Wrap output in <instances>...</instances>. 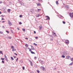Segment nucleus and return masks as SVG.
I'll use <instances>...</instances> for the list:
<instances>
[{"label":"nucleus","instance_id":"1","mask_svg":"<svg viewBox=\"0 0 73 73\" xmlns=\"http://www.w3.org/2000/svg\"><path fill=\"white\" fill-rule=\"evenodd\" d=\"M70 16L71 18H73V13H70Z\"/></svg>","mask_w":73,"mask_h":73},{"label":"nucleus","instance_id":"2","mask_svg":"<svg viewBox=\"0 0 73 73\" xmlns=\"http://www.w3.org/2000/svg\"><path fill=\"white\" fill-rule=\"evenodd\" d=\"M70 58H71V57H70L69 56H66V58H67V59H68V60H70Z\"/></svg>","mask_w":73,"mask_h":73},{"label":"nucleus","instance_id":"3","mask_svg":"<svg viewBox=\"0 0 73 73\" xmlns=\"http://www.w3.org/2000/svg\"><path fill=\"white\" fill-rule=\"evenodd\" d=\"M46 17H47V18L46 19V20H48V19L49 20H50V18L49 17V16H46Z\"/></svg>","mask_w":73,"mask_h":73},{"label":"nucleus","instance_id":"4","mask_svg":"<svg viewBox=\"0 0 73 73\" xmlns=\"http://www.w3.org/2000/svg\"><path fill=\"white\" fill-rule=\"evenodd\" d=\"M8 24L10 26L12 25V23H11V21H10L9 20H8Z\"/></svg>","mask_w":73,"mask_h":73},{"label":"nucleus","instance_id":"5","mask_svg":"<svg viewBox=\"0 0 73 73\" xmlns=\"http://www.w3.org/2000/svg\"><path fill=\"white\" fill-rule=\"evenodd\" d=\"M40 69H42V70H45V68L44 67L41 66L40 67Z\"/></svg>","mask_w":73,"mask_h":73},{"label":"nucleus","instance_id":"6","mask_svg":"<svg viewBox=\"0 0 73 73\" xmlns=\"http://www.w3.org/2000/svg\"><path fill=\"white\" fill-rule=\"evenodd\" d=\"M39 30H41V29H42V26L41 25H40V26H39Z\"/></svg>","mask_w":73,"mask_h":73},{"label":"nucleus","instance_id":"7","mask_svg":"<svg viewBox=\"0 0 73 73\" xmlns=\"http://www.w3.org/2000/svg\"><path fill=\"white\" fill-rule=\"evenodd\" d=\"M59 18L61 19H64V18L61 15H60V17H59Z\"/></svg>","mask_w":73,"mask_h":73},{"label":"nucleus","instance_id":"8","mask_svg":"<svg viewBox=\"0 0 73 73\" xmlns=\"http://www.w3.org/2000/svg\"><path fill=\"white\" fill-rule=\"evenodd\" d=\"M65 42L66 44H69V40H67L66 41H65Z\"/></svg>","mask_w":73,"mask_h":73},{"label":"nucleus","instance_id":"9","mask_svg":"<svg viewBox=\"0 0 73 73\" xmlns=\"http://www.w3.org/2000/svg\"><path fill=\"white\" fill-rule=\"evenodd\" d=\"M52 33L54 34V36H57V35H56V33H55L54 32H52Z\"/></svg>","mask_w":73,"mask_h":73},{"label":"nucleus","instance_id":"10","mask_svg":"<svg viewBox=\"0 0 73 73\" xmlns=\"http://www.w3.org/2000/svg\"><path fill=\"white\" fill-rule=\"evenodd\" d=\"M30 12L32 13H33V12H34V11L33 10H31Z\"/></svg>","mask_w":73,"mask_h":73},{"label":"nucleus","instance_id":"11","mask_svg":"<svg viewBox=\"0 0 73 73\" xmlns=\"http://www.w3.org/2000/svg\"><path fill=\"white\" fill-rule=\"evenodd\" d=\"M63 54L64 55H66V54H67V52H63Z\"/></svg>","mask_w":73,"mask_h":73},{"label":"nucleus","instance_id":"12","mask_svg":"<svg viewBox=\"0 0 73 73\" xmlns=\"http://www.w3.org/2000/svg\"><path fill=\"white\" fill-rule=\"evenodd\" d=\"M20 4H21V5H24V3H23L21 1H20Z\"/></svg>","mask_w":73,"mask_h":73},{"label":"nucleus","instance_id":"13","mask_svg":"<svg viewBox=\"0 0 73 73\" xmlns=\"http://www.w3.org/2000/svg\"><path fill=\"white\" fill-rule=\"evenodd\" d=\"M39 2H40V3H42L43 2V1L42 0H38Z\"/></svg>","mask_w":73,"mask_h":73},{"label":"nucleus","instance_id":"14","mask_svg":"<svg viewBox=\"0 0 73 73\" xmlns=\"http://www.w3.org/2000/svg\"><path fill=\"white\" fill-rule=\"evenodd\" d=\"M31 49L32 50H35V48H34V47L32 46H31Z\"/></svg>","mask_w":73,"mask_h":73},{"label":"nucleus","instance_id":"15","mask_svg":"<svg viewBox=\"0 0 73 73\" xmlns=\"http://www.w3.org/2000/svg\"><path fill=\"white\" fill-rule=\"evenodd\" d=\"M39 62H40L41 63H42V64H44V62H43V61H42L41 60H40L39 61Z\"/></svg>","mask_w":73,"mask_h":73},{"label":"nucleus","instance_id":"16","mask_svg":"<svg viewBox=\"0 0 73 73\" xmlns=\"http://www.w3.org/2000/svg\"><path fill=\"white\" fill-rule=\"evenodd\" d=\"M30 62L32 66H33V63H32V61H30Z\"/></svg>","mask_w":73,"mask_h":73},{"label":"nucleus","instance_id":"17","mask_svg":"<svg viewBox=\"0 0 73 73\" xmlns=\"http://www.w3.org/2000/svg\"><path fill=\"white\" fill-rule=\"evenodd\" d=\"M36 4H37V6H39V5L40 6V5H41V4H40V3H37Z\"/></svg>","mask_w":73,"mask_h":73},{"label":"nucleus","instance_id":"18","mask_svg":"<svg viewBox=\"0 0 73 73\" xmlns=\"http://www.w3.org/2000/svg\"><path fill=\"white\" fill-rule=\"evenodd\" d=\"M10 11H11V9H8V12H9V13Z\"/></svg>","mask_w":73,"mask_h":73},{"label":"nucleus","instance_id":"19","mask_svg":"<svg viewBox=\"0 0 73 73\" xmlns=\"http://www.w3.org/2000/svg\"><path fill=\"white\" fill-rule=\"evenodd\" d=\"M70 60L71 61H73V58H70Z\"/></svg>","mask_w":73,"mask_h":73},{"label":"nucleus","instance_id":"20","mask_svg":"<svg viewBox=\"0 0 73 73\" xmlns=\"http://www.w3.org/2000/svg\"><path fill=\"white\" fill-rule=\"evenodd\" d=\"M25 46H26V47H28V44H26Z\"/></svg>","mask_w":73,"mask_h":73},{"label":"nucleus","instance_id":"21","mask_svg":"<svg viewBox=\"0 0 73 73\" xmlns=\"http://www.w3.org/2000/svg\"><path fill=\"white\" fill-rule=\"evenodd\" d=\"M56 4L58 5V1H56Z\"/></svg>","mask_w":73,"mask_h":73},{"label":"nucleus","instance_id":"22","mask_svg":"<svg viewBox=\"0 0 73 73\" xmlns=\"http://www.w3.org/2000/svg\"><path fill=\"white\" fill-rule=\"evenodd\" d=\"M40 14H38L36 16V17H39V16H40Z\"/></svg>","mask_w":73,"mask_h":73},{"label":"nucleus","instance_id":"23","mask_svg":"<svg viewBox=\"0 0 73 73\" xmlns=\"http://www.w3.org/2000/svg\"><path fill=\"white\" fill-rule=\"evenodd\" d=\"M31 53L32 54H35V53L34 52H33V51H31Z\"/></svg>","mask_w":73,"mask_h":73},{"label":"nucleus","instance_id":"24","mask_svg":"<svg viewBox=\"0 0 73 73\" xmlns=\"http://www.w3.org/2000/svg\"><path fill=\"white\" fill-rule=\"evenodd\" d=\"M62 57L63 58H65V56L64 55H63L62 56Z\"/></svg>","mask_w":73,"mask_h":73},{"label":"nucleus","instance_id":"25","mask_svg":"<svg viewBox=\"0 0 73 73\" xmlns=\"http://www.w3.org/2000/svg\"><path fill=\"white\" fill-rule=\"evenodd\" d=\"M38 12H40L41 11V9H38Z\"/></svg>","mask_w":73,"mask_h":73},{"label":"nucleus","instance_id":"26","mask_svg":"<svg viewBox=\"0 0 73 73\" xmlns=\"http://www.w3.org/2000/svg\"><path fill=\"white\" fill-rule=\"evenodd\" d=\"M73 64V62H72L70 64H69V65H72Z\"/></svg>","mask_w":73,"mask_h":73},{"label":"nucleus","instance_id":"27","mask_svg":"<svg viewBox=\"0 0 73 73\" xmlns=\"http://www.w3.org/2000/svg\"><path fill=\"white\" fill-rule=\"evenodd\" d=\"M22 29L24 32H25V29Z\"/></svg>","mask_w":73,"mask_h":73},{"label":"nucleus","instance_id":"28","mask_svg":"<svg viewBox=\"0 0 73 73\" xmlns=\"http://www.w3.org/2000/svg\"><path fill=\"white\" fill-rule=\"evenodd\" d=\"M66 8L68 9V8H69V6H66Z\"/></svg>","mask_w":73,"mask_h":73},{"label":"nucleus","instance_id":"29","mask_svg":"<svg viewBox=\"0 0 73 73\" xmlns=\"http://www.w3.org/2000/svg\"><path fill=\"white\" fill-rule=\"evenodd\" d=\"M11 48L12 49H14V48H15V47L13 46H11Z\"/></svg>","mask_w":73,"mask_h":73},{"label":"nucleus","instance_id":"30","mask_svg":"<svg viewBox=\"0 0 73 73\" xmlns=\"http://www.w3.org/2000/svg\"><path fill=\"white\" fill-rule=\"evenodd\" d=\"M11 59L12 60H14V59H13V57H11Z\"/></svg>","mask_w":73,"mask_h":73},{"label":"nucleus","instance_id":"31","mask_svg":"<svg viewBox=\"0 0 73 73\" xmlns=\"http://www.w3.org/2000/svg\"><path fill=\"white\" fill-rule=\"evenodd\" d=\"M36 72H37V73H40V71H39V70H37Z\"/></svg>","mask_w":73,"mask_h":73},{"label":"nucleus","instance_id":"32","mask_svg":"<svg viewBox=\"0 0 73 73\" xmlns=\"http://www.w3.org/2000/svg\"><path fill=\"white\" fill-rule=\"evenodd\" d=\"M33 44H34V45H35V46H37V44H35V43H34Z\"/></svg>","mask_w":73,"mask_h":73},{"label":"nucleus","instance_id":"33","mask_svg":"<svg viewBox=\"0 0 73 73\" xmlns=\"http://www.w3.org/2000/svg\"><path fill=\"white\" fill-rule=\"evenodd\" d=\"M15 50H16V49H13L12 50V51H15Z\"/></svg>","mask_w":73,"mask_h":73},{"label":"nucleus","instance_id":"34","mask_svg":"<svg viewBox=\"0 0 73 73\" xmlns=\"http://www.w3.org/2000/svg\"><path fill=\"white\" fill-rule=\"evenodd\" d=\"M2 51H0V53L1 54H3V53H2Z\"/></svg>","mask_w":73,"mask_h":73},{"label":"nucleus","instance_id":"35","mask_svg":"<svg viewBox=\"0 0 73 73\" xmlns=\"http://www.w3.org/2000/svg\"><path fill=\"white\" fill-rule=\"evenodd\" d=\"M1 60H5V58H1Z\"/></svg>","mask_w":73,"mask_h":73},{"label":"nucleus","instance_id":"36","mask_svg":"<svg viewBox=\"0 0 73 73\" xmlns=\"http://www.w3.org/2000/svg\"><path fill=\"white\" fill-rule=\"evenodd\" d=\"M5 60L6 61H8V58H5Z\"/></svg>","mask_w":73,"mask_h":73},{"label":"nucleus","instance_id":"37","mask_svg":"<svg viewBox=\"0 0 73 73\" xmlns=\"http://www.w3.org/2000/svg\"><path fill=\"white\" fill-rule=\"evenodd\" d=\"M2 62L3 64H4L5 62L4 61V60H2Z\"/></svg>","mask_w":73,"mask_h":73},{"label":"nucleus","instance_id":"38","mask_svg":"<svg viewBox=\"0 0 73 73\" xmlns=\"http://www.w3.org/2000/svg\"><path fill=\"white\" fill-rule=\"evenodd\" d=\"M3 32H2L0 31V33H1V34H3Z\"/></svg>","mask_w":73,"mask_h":73},{"label":"nucleus","instance_id":"39","mask_svg":"<svg viewBox=\"0 0 73 73\" xmlns=\"http://www.w3.org/2000/svg\"><path fill=\"white\" fill-rule=\"evenodd\" d=\"M34 59L35 60H36V59H37V57H36V56H35V58H34Z\"/></svg>","mask_w":73,"mask_h":73},{"label":"nucleus","instance_id":"40","mask_svg":"<svg viewBox=\"0 0 73 73\" xmlns=\"http://www.w3.org/2000/svg\"><path fill=\"white\" fill-rule=\"evenodd\" d=\"M5 56V58H7V56H6V55H4Z\"/></svg>","mask_w":73,"mask_h":73},{"label":"nucleus","instance_id":"41","mask_svg":"<svg viewBox=\"0 0 73 73\" xmlns=\"http://www.w3.org/2000/svg\"><path fill=\"white\" fill-rule=\"evenodd\" d=\"M63 24H65L66 23L65 22H64V21H63Z\"/></svg>","mask_w":73,"mask_h":73},{"label":"nucleus","instance_id":"42","mask_svg":"<svg viewBox=\"0 0 73 73\" xmlns=\"http://www.w3.org/2000/svg\"><path fill=\"white\" fill-rule=\"evenodd\" d=\"M19 24H20L21 25L22 24V23H21V22H20L19 23Z\"/></svg>","mask_w":73,"mask_h":73},{"label":"nucleus","instance_id":"43","mask_svg":"<svg viewBox=\"0 0 73 73\" xmlns=\"http://www.w3.org/2000/svg\"><path fill=\"white\" fill-rule=\"evenodd\" d=\"M6 32H7V33H9V31H6Z\"/></svg>","mask_w":73,"mask_h":73},{"label":"nucleus","instance_id":"44","mask_svg":"<svg viewBox=\"0 0 73 73\" xmlns=\"http://www.w3.org/2000/svg\"><path fill=\"white\" fill-rule=\"evenodd\" d=\"M23 70H24V69H25V67H24V66H23Z\"/></svg>","mask_w":73,"mask_h":73},{"label":"nucleus","instance_id":"45","mask_svg":"<svg viewBox=\"0 0 73 73\" xmlns=\"http://www.w3.org/2000/svg\"><path fill=\"white\" fill-rule=\"evenodd\" d=\"M9 38H10V39H11L12 38V37L11 36H10L9 37Z\"/></svg>","mask_w":73,"mask_h":73},{"label":"nucleus","instance_id":"46","mask_svg":"<svg viewBox=\"0 0 73 73\" xmlns=\"http://www.w3.org/2000/svg\"><path fill=\"white\" fill-rule=\"evenodd\" d=\"M2 28H3L4 29H5V27H4V26H2Z\"/></svg>","mask_w":73,"mask_h":73},{"label":"nucleus","instance_id":"47","mask_svg":"<svg viewBox=\"0 0 73 73\" xmlns=\"http://www.w3.org/2000/svg\"><path fill=\"white\" fill-rule=\"evenodd\" d=\"M29 50L30 52H32V50H31V49H30Z\"/></svg>","mask_w":73,"mask_h":73},{"label":"nucleus","instance_id":"48","mask_svg":"<svg viewBox=\"0 0 73 73\" xmlns=\"http://www.w3.org/2000/svg\"><path fill=\"white\" fill-rule=\"evenodd\" d=\"M15 54L16 56H17V54L16 53H14Z\"/></svg>","mask_w":73,"mask_h":73},{"label":"nucleus","instance_id":"49","mask_svg":"<svg viewBox=\"0 0 73 73\" xmlns=\"http://www.w3.org/2000/svg\"><path fill=\"white\" fill-rule=\"evenodd\" d=\"M50 41H53V39L52 38L50 39Z\"/></svg>","mask_w":73,"mask_h":73},{"label":"nucleus","instance_id":"50","mask_svg":"<svg viewBox=\"0 0 73 73\" xmlns=\"http://www.w3.org/2000/svg\"><path fill=\"white\" fill-rule=\"evenodd\" d=\"M18 58H17L16 59V62H17V60H18Z\"/></svg>","mask_w":73,"mask_h":73},{"label":"nucleus","instance_id":"51","mask_svg":"<svg viewBox=\"0 0 73 73\" xmlns=\"http://www.w3.org/2000/svg\"><path fill=\"white\" fill-rule=\"evenodd\" d=\"M19 17H22V15H20L19 16Z\"/></svg>","mask_w":73,"mask_h":73},{"label":"nucleus","instance_id":"52","mask_svg":"<svg viewBox=\"0 0 73 73\" xmlns=\"http://www.w3.org/2000/svg\"><path fill=\"white\" fill-rule=\"evenodd\" d=\"M13 57H14V58H16V56H13Z\"/></svg>","mask_w":73,"mask_h":73},{"label":"nucleus","instance_id":"53","mask_svg":"<svg viewBox=\"0 0 73 73\" xmlns=\"http://www.w3.org/2000/svg\"><path fill=\"white\" fill-rule=\"evenodd\" d=\"M17 29L19 30H20V29H19V28H17Z\"/></svg>","mask_w":73,"mask_h":73},{"label":"nucleus","instance_id":"54","mask_svg":"<svg viewBox=\"0 0 73 73\" xmlns=\"http://www.w3.org/2000/svg\"><path fill=\"white\" fill-rule=\"evenodd\" d=\"M37 38H38V37H35V38H36V39H37Z\"/></svg>","mask_w":73,"mask_h":73},{"label":"nucleus","instance_id":"55","mask_svg":"<svg viewBox=\"0 0 73 73\" xmlns=\"http://www.w3.org/2000/svg\"><path fill=\"white\" fill-rule=\"evenodd\" d=\"M4 20V18H2V20Z\"/></svg>","mask_w":73,"mask_h":73},{"label":"nucleus","instance_id":"56","mask_svg":"<svg viewBox=\"0 0 73 73\" xmlns=\"http://www.w3.org/2000/svg\"><path fill=\"white\" fill-rule=\"evenodd\" d=\"M34 33H36V32L35 31H34Z\"/></svg>","mask_w":73,"mask_h":73},{"label":"nucleus","instance_id":"57","mask_svg":"<svg viewBox=\"0 0 73 73\" xmlns=\"http://www.w3.org/2000/svg\"><path fill=\"white\" fill-rule=\"evenodd\" d=\"M2 3V1H0V4H1Z\"/></svg>","mask_w":73,"mask_h":73},{"label":"nucleus","instance_id":"58","mask_svg":"<svg viewBox=\"0 0 73 73\" xmlns=\"http://www.w3.org/2000/svg\"><path fill=\"white\" fill-rule=\"evenodd\" d=\"M4 22H5V21H3L2 23H4Z\"/></svg>","mask_w":73,"mask_h":73},{"label":"nucleus","instance_id":"59","mask_svg":"<svg viewBox=\"0 0 73 73\" xmlns=\"http://www.w3.org/2000/svg\"><path fill=\"white\" fill-rule=\"evenodd\" d=\"M25 38V39H28L27 38Z\"/></svg>","mask_w":73,"mask_h":73},{"label":"nucleus","instance_id":"60","mask_svg":"<svg viewBox=\"0 0 73 73\" xmlns=\"http://www.w3.org/2000/svg\"><path fill=\"white\" fill-rule=\"evenodd\" d=\"M30 49L29 48H28V49H29V50Z\"/></svg>","mask_w":73,"mask_h":73},{"label":"nucleus","instance_id":"61","mask_svg":"<svg viewBox=\"0 0 73 73\" xmlns=\"http://www.w3.org/2000/svg\"><path fill=\"white\" fill-rule=\"evenodd\" d=\"M0 13L1 14V11H0Z\"/></svg>","mask_w":73,"mask_h":73},{"label":"nucleus","instance_id":"62","mask_svg":"<svg viewBox=\"0 0 73 73\" xmlns=\"http://www.w3.org/2000/svg\"><path fill=\"white\" fill-rule=\"evenodd\" d=\"M54 69H56V68H54Z\"/></svg>","mask_w":73,"mask_h":73},{"label":"nucleus","instance_id":"63","mask_svg":"<svg viewBox=\"0 0 73 73\" xmlns=\"http://www.w3.org/2000/svg\"><path fill=\"white\" fill-rule=\"evenodd\" d=\"M2 17H4V16H3Z\"/></svg>","mask_w":73,"mask_h":73},{"label":"nucleus","instance_id":"64","mask_svg":"<svg viewBox=\"0 0 73 73\" xmlns=\"http://www.w3.org/2000/svg\"><path fill=\"white\" fill-rule=\"evenodd\" d=\"M33 0L34 1V0Z\"/></svg>","mask_w":73,"mask_h":73}]
</instances>
